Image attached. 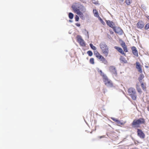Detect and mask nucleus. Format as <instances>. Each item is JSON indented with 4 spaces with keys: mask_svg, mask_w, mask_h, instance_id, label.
Listing matches in <instances>:
<instances>
[{
    "mask_svg": "<svg viewBox=\"0 0 149 149\" xmlns=\"http://www.w3.org/2000/svg\"><path fill=\"white\" fill-rule=\"evenodd\" d=\"M109 70L116 76L117 75V71L115 67L114 66H110L109 68Z\"/></svg>",
    "mask_w": 149,
    "mask_h": 149,
    "instance_id": "11",
    "label": "nucleus"
},
{
    "mask_svg": "<svg viewBox=\"0 0 149 149\" xmlns=\"http://www.w3.org/2000/svg\"><path fill=\"white\" fill-rule=\"evenodd\" d=\"M103 79L104 84L107 86L109 87H112L113 86V85L112 82L108 79L107 76L104 77Z\"/></svg>",
    "mask_w": 149,
    "mask_h": 149,
    "instance_id": "5",
    "label": "nucleus"
},
{
    "mask_svg": "<svg viewBox=\"0 0 149 149\" xmlns=\"http://www.w3.org/2000/svg\"><path fill=\"white\" fill-rule=\"evenodd\" d=\"M75 24L78 27H79L80 26V24L79 23H77Z\"/></svg>",
    "mask_w": 149,
    "mask_h": 149,
    "instance_id": "34",
    "label": "nucleus"
},
{
    "mask_svg": "<svg viewBox=\"0 0 149 149\" xmlns=\"http://www.w3.org/2000/svg\"><path fill=\"white\" fill-rule=\"evenodd\" d=\"M111 119L115 122L118 125H123L125 123V122H124L123 121H121L114 118L112 117L111 118Z\"/></svg>",
    "mask_w": 149,
    "mask_h": 149,
    "instance_id": "10",
    "label": "nucleus"
},
{
    "mask_svg": "<svg viewBox=\"0 0 149 149\" xmlns=\"http://www.w3.org/2000/svg\"><path fill=\"white\" fill-rule=\"evenodd\" d=\"M103 137V136H100V139H101V138H102Z\"/></svg>",
    "mask_w": 149,
    "mask_h": 149,
    "instance_id": "37",
    "label": "nucleus"
},
{
    "mask_svg": "<svg viewBox=\"0 0 149 149\" xmlns=\"http://www.w3.org/2000/svg\"><path fill=\"white\" fill-rule=\"evenodd\" d=\"M94 55L102 63L105 64L107 63V60L97 51L94 52Z\"/></svg>",
    "mask_w": 149,
    "mask_h": 149,
    "instance_id": "2",
    "label": "nucleus"
},
{
    "mask_svg": "<svg viewBox=\"0 0 149 149\" xmlns=\"http://www.w3.org/2000/svg\"><path fill=\"white\" fill-rule=\"evenodd\" d=\"M136 26L138 28L142 29L144 26V22L142 21H139L137 23Z\"/></svg>",
    "mask_w": 149,
    "mask_h": 149,
    "instance_id": "13",
    "label": "nucleus"
},
{
    "mask_svg": "<svg viewBox=\"0 0 149 149\" xmlns=\"http://www.w3.org/2000/svg\"><path fill=\"white\" fill-rule=\"evenodd\" d=\"M98 72L100 73L101 75L103 77V79L104 78V77L107 76L104 74L102 72V71L101 70H99V69H98Z\"/></svg>",
    "mask_w": 149,
    "mask_h": 149,
    "instance_id": "24",
    "label": "nucleus"
},
{
    "mask_svg": "<svg viewBox=\"0 0 149 149\" xmlns=\"http://www.w3.org/2000/svg\"><path fill=\"white\" fill-rule=\"evenodd\" d=\"M89 62L90 63L92 64H94L95 63L94 59L93 58H91L90 59Z\"/></svg>",
    "mask_w": 149,
    "mask_h": 149,
    "instance_id": "27",
    "label": "nucleus"
},
{
    "mask_svg": "<svg viewBox=\"0 0 149 149\" xmlns=\"http://www.w3.org/2000/svg\"><path fill=\"white\" fill-rule=\"evenodd\" d=\"M141 87L143 90L144 91H146V84L145 83H142L141 84Z\"/></svg>",
    "mask_w": 149,
    "mask_h": 149,
    "instance_id": "20",
    "label": "nucleus"
},
{
    "mask_svg": "<svg viewBox=\"0 0 149 149\" xmlns=\"http://www.w3.org/2000/svg\"><path fill=\"white\" fill-rule=\"evenodd\" d=\"M120 60L121 63H127V61L125 59V58L123 56H121Z\"/></svg>",
    "mask_w": 149,
    "mask_h": 149,
    "instance_id": "19",
    "label": "nucleus"
},
{
    "mask_svg": "<svg viewBox=\"0 0 149 149\" xmlns=\"http://www.w3.org/2000/svg\"><path fill=\"white\" fill-rule=\"evenodd\" d=\"M93 12L95 16L97 17H99L98 13L96 9H94L93 11Z\"/></svg>",
    "mask_w": 149,
    "mask_h": 149,
    "instance_id": "21",
    "label": "nucleus"
},
{
    "mask_svg": "<svg viewBox=\"0 0 149 149\" xmlns=\"http://www.w3.org/2000/svg\"><path fill=\"white\" fill-rule=\"evenodd\" d=\"M114 48L122 54L125 56V55L126 54L124 52V51L121 48L118 46H115Z\"/></svg>",
    "mask_w": 149,
    "mask_h": 149,
    "instance_id": "15",
    "label": "nucleus"
},
{
    "mask_svg": "<svg viewBox=\"0 0 149 149\" xmlns=\"http://www.w3.org/2000/svg\"><path fill=\"white\" fill-rule=\"evenodd\" d=\"M132 125L133 127L137 128L140 127V125L139 124L136 119L134 120L132 123Z\"/></svg>",
    "mask_w": 149,
    "mask_h": 149,
    "instance_id": "12",
    "label": "nucleus"
},
{
    "mask_svg": "<svg viewBox=\"0 0 149 149\" xmlns=\"http://www.w3.org/2000/svg\"><path fill=\"white\" fill-rule=\"evenodd\" d=\"M77 42L79 43L80 45L82 46H85L86 44L84 40L80 36H77Z\"/></svg>",
    "mask_w": 149,
    "mask_h": 149,
    "instance_id": "6",
    "label": "nucleus"
},
{
    "mask_svg": "<svg viewBox=\"0 0 149 149\" xmlns=\"http://www.w3.org/2000/svg\"><path fill=\"white\" fill-rule=\"evenodd\" d=\"M145 29L146 30H147L149 29V23H148L146 24L145 27Z\"/></svg>",
    "mask_w": 149,
    "mask_h": 149,
    "instance_id": "31",
    "label": "nucleus"
},
{
    "mask_svg": "<svg viewBox=\"0 0 149 149\" xmlns=\"http://www.w3.org/2000/svg\"><path fill=\"white\" fill-rule=\"evenodd\" d=\"M106 22L107 24L110 27H111L113 29V28L115 26H113V25H114V23L112 22V21H110L109 20H106Z\"/></svg>",
    "mask_w": 149,
    "mask_h": 149,
    "instance_id": "17",
    "label": "nucleus"
},
{
    "mask_svg": "<svg viewBox=\"0 0 149 149\" xmlns=\"http://www.w3.org/2000/svg\"><path fill=\"white\" fill-rule=\"evenodd\" d=\"M100 20H101V21H102V19H101V18H100Z\"/></svg>",
    "mask_w": 149,
    "mask_h": 149,
    "instance_id": "40",
    "label": "nucleus"
},
{
    "mask_svg": "<svg viewBox=\"0 0 149 149\" xmlns=\"http://www.w3.org/2000/svg\"><path fill=\"white\" fill-rule=\"evenodd\" d=\"M121 45L123 48L124 51L125 52H127V46L126 45L125 42H123L121 43Z\"/></svg>",
    "mask_w": 149,
    "mask_h": 149,
    "instance_id": "16",
    "label": "nucleus"
},
{
    "mask_svg": "<svg viewBox=\"0 0 149 149\" xmlns=\"http://www.w3.org/2000/svg\"><path fill=\"white\" fill-rule=\"evenodd\" d=\"M125 2L128 5H130L131 3V2L130 0H125Z\"/></svg>",
    "mask_w": 149,
    "mask_h": 149,
    "instance_id": "30",
    "label": "nucleus"
},
{
    "mask_svg": "<svg viewBox=\"0 0 149 149\" xmlns=\"http://www.w3.org/2000/svg\"><path fill=\"white\" fill-rule=\"evenodd\" d=\"M136 88L138 92L139 93H141L142 92L139 86L138 85H136Z\"/></svg>",
    "mask_w": 149,
    "mask_h": 149,
    "instance_id": "22",
    "label": "nucleus"
},
{
    "mask_svg": "<svg viewBox=\"0 0 149 149\" xmlns=\"http://www.w3.org/2000/svg\"><path fill=\"white\" fill-rule=\"evenodd\" d=\"M129 95L131 97L132 100H135L136 99V95L135 89L133 88H130L128 91Z\"/></svg>",
    "mask_w": 149,
    "mask_h": 149,
    "instance_id": "3",
    "label": "nucleus"
},
{
    "mask_svg": "<svg viewBox=\"0 0 149 149\" xmlns=\"http://www.w3.org/2000/svg\"><path fill=\"white\" fill-rule=\"evenodd\" d=\"M90 46L91 48L93 50H96L97 49L96 47L95 46H94L91 43L90 44Z\"/></svg>",
    "mask_w": 149,
    "mask_h": 149,
    "instance_id": "25",
    "label": "nucleus"
},
{
    "mask_svg": "<svg viewBox=\"0 0 149 149\" xmlns=\"http://www.w3.org/2000/svg\"><path fill=\"white\" fill-rule=\"evenodd\" d=\"M147 18H148V19H149V16H148L147 17Z\"/></svg>",
    "mask_w": 149,
    "mask_h": 149,
    "instance_id": "38",
    "label": "nucleus"
},
{
    "mask_svg": "<svg viewBox=\"0 0 149 149\" xmlns=\"http://www.w3.org/2000/svg\"><path fill=\"white\" fill-rule=\"evenodd\" d=\"M121 2H123L124 0H119Z\"/></svg>",
    "mask_w": 149,
    "mask_h": 149,
    "instance_id": "36",
    "label": "nucleus"
},
{
    "mask_svg": "<svg viewBox=\"0 0 149 149\" xmlns=\"http://www.w3.org/2000/svg\"><path fill=\"white\" fill-rule=\"evenodd\" d=\"M113 31H115V32L117 33H118L120 35H121L123 33V31L120 27H117L116 28L115 27L113 28Z\"/></svg>",
    "mask_w": 149,
    "mask_h": 149,
    "instance_id": "8",
    "label": "nucleus"
},
{
    "mask_svg": "<svg viewBox=\"0 0 149 149\" xmlns=\"http://www.w3.org/2000/svg\"><path fill=\"white\" fill-rule=\"evenodd\" d=\"M138 135L141 138L144 139L145 137V135L141 130L138 129L137 130Z\"/></svg>",
    "mask_w": 149,
    "mask_h": 149,
    "instance_id": "9",
    "label": "nucleus"
},
{
    "mask_svg": "<svg viewBox=\"0 0 149 149\" xmlns=\"http://www.w3.org/2000/svg\"><path fill=\"white\" fill-rule=\"evenodd\" d=\"M75 19L76 21H78L79 19V17L77 15H75Z\"/></svg>",
    "mask_w": 149,
    "mask_h": 149,
    "instance_id": "32",
    "label": "nucleus"
},
{
    "mask_svg": "<svg viewBox=\"0 0 149 149\" xmlns=\"http://www.w3.org/2000/svg\"><path fill=\"white\" fill-rule=\"evenodd\" d=\"M99 46L102 54L105 57L107 56L109 53L108 46L104 42L100 43L99 44Z\"/></svg>",
    "mask_w": 149,
    "mask_h": 149,
    "instance_id": "1",
    "label": "nucleus"
},
{
    "mask_svg": "<svg viewBox=\"0 0 149 149\" xmlns=\"http://www.w3.org/2000/svg\"><path fill=\"white\" fill-rule=\"evenodd\" d=\"M77 15H79L81 18L83 19L84 17V15L83 13L80 11L76 13Z\"/></svg>",
    "mask_w": 149,
    "mask_h": 149,
    "instance_id": "23",
    "label": "nucleus"
},
{
    "mask_svg": "<svg viewBox=\"0 0 149 149\" xmlns=\"http://www.w3.org/2000/svg\"><path fill=\"white\" fill-rule=\"evenodd\" d=\"M148 110L149 111V106L147 107Z\"/></svg>",
    "mask_w": 149,
    "mask_h": 149,
    "instance_id": "35",
    "label": "nucleus"
},
{
    "mask_svg": "<svg viewBox=\"0 0 149 149\" xmlns=\"http://www.w3.org/2000/svg\"><path fill=\"white\" fill-rule=\"evenodd\" d=\"M69 21L70 22H72V20H70Z\"/></svg>",
    "mask_w": 149,
    "mask_h": 149,
    "instance_id": "39",
    "label": "nucleus"
},
{
    "mask_svg": "<svg viewBox=\"0 0 149 149\" xmlns=\"http://www.w3.org/2000/svg\"><path fill=\"white\" fill-rule=\"evenodd\" d=\"M109 32L110 33V34H113V31L111 30H109Z\"/></svg>",
    "mask_w": 149,
    "mask_h": 149,
    "instance_id": "33",
    "label": "nucleus"
},
{
    "mask_svg": "<svg viewBox=\"0 0 149 149\" xmlns=\"http://www.w3.org/2000/svg\"><path fill=\"white\" fill-rule=\"evenodd\" d=\"M73 13H69L68 16L70 19H72L73 17Z\"/></svg>",
    "mask_w": 149,
    "mask_h": 149,
    "instance_id": "26",
    "label": "nucleus"
},
{
    "mask_svg": "<svg viewBox=\"0 0 149 149\" xmlns=\"http://www.w3.org/2000/svg\"><path fill=\"white\" fill-rule=\"evenodd\" d=\"M136 68L138 71L140 73H142L143 72L142 66L139 62H136Z\"/></svg>",
    "mask_w": 149,
    "mask_h": 149,
    "instance_id": "7",
    "label": "nucleus"
},
{
    "mask_svg": "<svg viewBox=\"0 0 149 149\" xmlns=\"http://www.w3.org/2000/svg\"><path fill=\"white\" fill-rule=\"evenodd\" d=\"M144 77V76L143 74H140V75L139 76V81L141 80L142 79H143V78Z\"/></svg>",
    "mask_w": 149,
    "mask_h": 149,
    "instance_id": "28",
    "label": "nucleus"
},
{
    "mask_svg": "<svg viewBox=\"0 0 149 149\" xmlns=\"http://www.w3.org/2000/svg\"><path fill=\"white\" fill-rule=\"evenodd\" d=\"M87 53L90 56H91L93 55V53L91 51H88L87 52Z\"/></svg>",
    "mask_w": 149,
    "mask_h": 149,
    "instance_id": "29",
    "label": "nucleus"
},
{
    "mask_svg": "<svg viewBox=\"0 0 149 149\" xmlns=\"http://www.w3.org/2000/svg\"><path fill=\"white\" fill-rule=\"evenodd\" d=\"M136 120L139 125L140 124H144L145 123V120L143 118H140Z\"/></svg>",
    "mask_w": 149,
    "mask_h": 149,
    "instance_id": "18",
    "label": "nucleus"
},
{
    "mask_svg": "<svg viewBox=\"0 0 149 149\" xmlns=\"http://www.w3.org/2000/svg\"><path fill=\"white\" fill-rule=\"evenodd\" d=\"M82 6L78 3H75L72 6V8L74 11L77 13L80 11V8Z\"/></svg>",
    "mask_w": 149,
    "mask_h": 149,
    "instance_id": "4",
    "label": "nucleus"
},
{
    "mask_svg": "<svg viewBox=\"0 0 149 149\" xmlns=\"http://www.w3.org/2000/svg\"><path fill=\"white\" fill-rule=\"evenodd\" d=\"M131 49L133 54L136 57H138V51L136 49V47L134 46H133L132 47Z\"/></svg>",
    "mask_w": 149,
    "mask_h": 149,
    "instance_id": "14",
    "label": "nucleus"
}]
</instances>
